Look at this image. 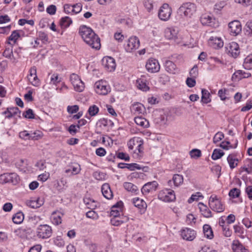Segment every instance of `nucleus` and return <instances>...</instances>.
Returning <instances> with one entry per match:
<instances>
[{
    "instance_id": "nucleus-56",
    "label": "nucleus",
    "mask_w": 252,
    "mask_h": 252,
    "mask_svg": "<svg viewBox=\"0 0 252 252\" xmlns=\"http://www.w3.org/2000/svg\"><path fill=\"white\" fill-rule=\"evenodd\" d=\"M87 218L92 219L93 220H97L98 218L97 214L93 210L88 211L86 214Z\"/></svg>"
},
{
    "instance_id": "nucleus-10",
    "label": "nucleus",
    "mask_w": 252,
    "mask_h": 252,
    "mask_svg": "<svg viewBox=\"0 0 252 252\" xmlns=\"http://www.w3.org/2000/svg\"><path fill=\"white\" fill-rule=\"evenodd\" d=\"M95 88L96 93L102 95H106L110 92V87L107 85L106 82L102 80L95 83Z\"/></svg>"
},
{
    "instance_id": "nucleus-27",
    "label": "nucleus",
    "mask_w": 252,
    "mask_h": 252,
    "mask_svg": "<svg viewBox=\"0 0 252 252\" xmlns=\"http://www.w3.org/2000/svg\"><path fill=\"white\" fill-rule=\"evenodd\" d=\"M210 44L215 48H220L223 45V42L220 37L211 36L209 39Z\"/></svg>"
},
{
    "instance_id": "nucleus-33",
    "label": "nucleus",
    "mask_w": 252,
    "mask_h": 252,
    "mask_svg": "<svg viewBox=\"0 0 252 252\" xmlns=\"http://www.w3.org/2000/svg\"><path fill=\"white\" fill-rule=\"evenodd\" d=\"M203 232L206 238L211 239L214 237L213 232L211 226L208 224H205L203 227Z\"/></svg>"
},
{
    "instance_id": "nucleus-39",
    "label": "nucleus",
    "mask_w": 252,
    "mask_h": 252,
    "mask_svg": "<svg viewBox=\"0 0 252 252\" xmlns=\"http://www.w3.org/2000/svg\"><path fill=\"white\" fill-rule=\"evenodd\" d=\"M72 23L70 18L67 16L63 17L60 21V25L62 28H66Z\"/></svg>"
},
{
    "instance_id": "nucleus-24",
    "label": "nucleus",
    "mask_w": 252,
    "mask_h": 252,
    "mask_svg": "<svg viewBox=\"0 0 252 252\" xmlns=\"http://www.w3.org/2000/svg\"><path fill=\"white\" fill-rule=\"evenodd\" d=\"M132 203L136 207L140 209L143 212H145L147 206L146 203L143 199H140L138 197L133 198L132 199Z\"/></svg>"
},
{
    "instance_id": "nucleus-5",
    "label": "nucleus",
    "mask_w": 252,
    "mask_h": 252,
    "mask_svg": "<svg viewBox=\"0 0 252 252\" xmlns=\"http://www.w3.org/2000/svg\"><path fill=\"white\" fill-rule=\"evenodd\" d=\"M19 178L15 173H4L0 175V183L1 184L12 183L16 185L18 183Z\"/></svg>"
},
{
    "instance_id": "nucleus-22",
    "label": "nucleus",
    "mask_w": 252,
    "mask_h": 252,
    "mask_svg": "<svg viewBox=\"0 0 252 252\" xmlns=\"http://www.w3.org/2000/svg\"><path fill=\"white\" fill-rule=\"evenodd\" d=\"M63 214L58 211H54L51 216V220L52 223L58 225L62 223V217Z\"/></svg>"
},
{
    "instance_id": "nucleus-15",
    "label": "nucleus",
    "mask_w": 252,
    "mask_h": 252,
    "mask_svg": "<svg viewBox=\"0 0 252 252\" xmlns=\"http://www.w3.org/2000/svg\"><path fill=\"white\" fill-rule=\"evenodd\" d=\"M196 232L190 228H185L181 231L182 238L187 241H192L196 237Z\"/></svg>"
},
{
    "instance_id": "nucleus-60",
    "label": "nucleus",
    "mask_w": 252,
    "mask_h": 252,
    "mask_svg": "<svg viewBox=\"0 0 252 252\" xmlns=\"http://www.w3.org/2000/svg\"><path fill=\"white\" fill-rule=\"evenodd\" d=\"M64 11L66 14H73V7L72 5L65 4L63 6Z\"/></svg>"
},
{
    "instance_id": "nucleus-53",
    "label": "nucleus",
    "mask_w": 252,
    "mask_h": 252,
    "mask_svg": "<svg viewBox=\"0 0 252 252\" xmlns=\"http://www.w3.org/2000/svg\"><path fill=\"white\" fill-rule=\"evenodd\" d=\"M23 116L26 119H34V114L32 109H29L23 113Z\"/></svg>"
},
{
    "instance_id": "nucleus-54",
    "label": "nucleus",
    "mask_w": 252,
    "mask_h": 252,
    "mask_svg": "<svg viewBox=\"0 0 252 252\" xmlns=\"http://www.w3.org/2000/svg\"><path fill=\"white\" fill-rule=\"evenodd\" d=\"M240 194V190L237 188H234L231 189L229 192V195L233 198L238 197Z\"/></svg>"
},
{
    "instance_id": "nucleus-45",
    "label": "nucleus",
    "mask_w": 252,
    "mask_h": 252,
    "mask_svg": "<svg viewBox=\"0 0 252 252\" xmlns=\"http://www.w3.org/2000/svg\"><path fill=\"white\" fill-rule=\"evenodd\" d=\"M224 153L220 149H216L214 150L212 158L214 160H217L220 158L221 157L224 155Z\"/></svg>"
},
{
    "instance_id": "nucleus-14",
    "label": "nucleus",
    "mask_w": 252,
    "mask_h": 252,
    "mask_svg": "<svg viewBox=\"0 0 252 252\" xmlns=\"http://www.w3.org/2000/svg\"><path fill=\"white\" fill-rule=\"evenodd\" d=\"M102 64L104 67L108 71H114L116 67V63L115 60L110 57H104L102 61Z\"/></svg>"
},
{
    "instance_id": "nucleus-38",
    "label": "nucleus",
    "mask_w": 252,
    "mask_h": 252,
    "mask_svg": "<svg viewBox=\"0 0 252 252\" xmlns=\"http://www.w3.org/2000/svg\"><path fill=\"white\" fill-rule=\"evenodd\" d=\"M121 211V208L119 206V203H118L117 204L114 205L112 207V209L110 212V216L112 217L121 216L120 215Z\"/></svg>"
},
{
    "instance_id": "nucleus-25",
    "label": "nucleus",
    "mask_w": 252,
    "mask_h": 252,
    "mask_svg": "<svg viewBox=\"0 0 252 252\" xmlns=\"http://www.w3.org/2000/svg\"><path fill=\"white\" fill-rule=\"evenodd\" d=\"M144 105L139 102L134 103L130 107V111L134 114H139L142 113L144 111Z\"/></svg>"
},
{
    "instance_id": "nucleus-63",
    "label": "nucleus",
    "mask_w": 252,
    "mask_h": 252,
    "mask_svg": "<svg viewBox=\"0 0 252 252\" xmlns=\"http://www.w3.org/2000/svg\"><path fill=\"white\" fill-rule=\"evenodd\" d=\"M195 78H191L188 77L186 80V83L188 86L189 88H192L194 87L196 84V81L195 80Z\"/></svg>"
},
{
    "instance_id": "nucleus-37",
    "label": "nucleus",
    "mask_w": 252,
    "mask_h": 252,
    "mask_svg": "<svg viewBox=\"0 0 252 252\" xmlns=\"http://www.w3.org/2000/svg\"><path fill=\"white\" fill-rule=\"evenodd\" d=\"M243 66L246 69H252V54L249 55L245 59Z\"/></svg>"
},
{
    "instance_id": "nucleus-26",
    "label": "nucleus",
    "mask_w": 252,
    "mask_h": 252,
    "mask_svg": "<svg viewBox=\"0 0 252 252\" xmlns=\"http://www.w3.org/2000/svg\"><path fill=\"white\" fill-rule=\"evenodd\" d=\"M198 207L201 214L205 218L212 217V212L208 207L203 203H198Z\"/></svg>"
},
{
    "instance_id": "nucleus-57",
    "label": "nucleus",
    "mask_w": 252,
    "mask_h": 252,
    "mask_svg": "<svg viewBox=\"0 0 252 252\" xmlns=\"http://www.w3.org/2000/svg\"><path fill=\"white\" fill-rule=\"evenodd\" d=\"M143 4L148 11H150L153 8V1L152 0H144Z\"/></svg>"
},
{
    "instance_id": "nucleus-62",
    "label": "nucleus",
    "mask_w": 252,
    "mask_h": 252,
    "mask_svg": "<svg viewBox=\"0 0 252 252\" xmlns=\"http://www.w3.org/2000/svg\"><path fill=\"white\" fill-rule=\"evenodd\" d=\"M198 67L196 65L193 66L189 72V74L192 78H196L198 75Z\"/></svg>"
},
{
    "instance_id": "nucleus-23",
    "label": "nucleus",
    "mask_w": 252,
    "mask_h": 252,
    "mask_svg": "<svg viewBox=\"0 0 252 252\" xmlns=\"http://www.w3.org/2000/svg\"><path fill=\"white\" fill-rule=\"evenodd\" d=\"M101 192L103 196L107 199L113 197V193L108 184H104L101 187Z\"/></svg>"
},
{
    "instance_id": "nucleus-52",
    "label": "nucleus",
    "mask_w": 252,
    "mask_h": 252,
    "mask_svg": "<svg viewBox=\"0 0 252 252\" xmlns=\"http://www.w3.org/2000/svg\"><path fill=\"white\" fill-rule=\"evenodd\" d=\"M224 138V134L222 132H218L213 137V142L215 144L220 142Z\"/></svg>"
},
{
    "instance_id": "nucleus-2",
    "label": "nucleus",
    "mask_w": 252,
    "mask_h": 252,
    "mask_svg": "<svg viewBox=\"0 0 252 252\" xmlns=\"http://www.w3.org/2000/svg\"><path fill=\"white\" fill-rule=\"evenodd\" d=\"M209 205L213 211L217 213H221L225 210L223 202L216 195H212L210 197Z\"/></svg>"
},
{
    "instance_id": "nucleus-29",
    "label": "nucleus",
    "mask_w": 252,
    "mask_h": 252,
    "mask_svg": "<svg viewBox=\"0 0 252 252\" xmlns=\"http://www.w3.org/2000/svg\"><path fill=\"white\" fill-rule=\"evenodd\" d=\"M137 87L143 91H147L149 90V88L147 86V80L144 77H142L141 78L138 79L136 81Z\"/></svg>"
},
{
    "instance_id": "nucleus-64",
    "label": "nucleus",
    "mask_w": 252,
    "mask_h": 252,
    "mask_svg": "<svg viewBox=\"0 0 252 252\" xmlns=\"http://www.w3.org/2000/svg\"><path fill=\"white\" fill-rule=\"evenodd\" d=\"M67 110L69 113L73 114L76 113L78 111L79 107L77 105L68 106Z\"/></svg>"
},
{
    "instance_id": "nucleus-1",
    "label": "nucleus",
    "mask_w": 252,
    "mask_h": 252,
    "mask_svg": "<svg viewBox=\"0 0 252 252\" xmlns=\"http://www.w3.org/2000/svg\"><path fill=\"white\" fill-rule=\"evenodd\" d=\"M79 33L83 40L92 48L99 49L100 39L90 28L82 25L80 27Z\"/></svg>"
},
{
    "instance_id": "nucleus-43",
    "label": "nucleus",
    "mask_w": 252,
    "mask_h": 252,
    "mask_svg": "<svg viewBox=\"0 0 252 252\" xmlns=\"http://www.w3.org/2000/svg\"><path fill=\"white\" fill-rule=\"evenodd\" d=\"M238 144V141L236 140L235 145L234 147H233L232 145L230 144V143L229 141H223L222 142L220 145V146L224 150H229V149H232V148H236Z\"/></svg>"
},
{
    "instance_id": "nucleus-51",
    "label": "nucleus",
    "mask_w": 252,
    "mask_h": 252,
    "mask_svg": "<svg viewBox=\"0 0 252 252\" xmlns=\"http://www.w3.org/2000/svg\"><path fill=\"white\" fill-rule=\"evenodd\" d=\"M139 142V138L138 137H134L133 138L130 139L127 143L128 148L130 150H132L134 146L138 144Z\"/></svg>"
},
{
    "instance_id": "nucleus-34",
    "label": "nucleus",
    "mask_w": 252,
    "mask_h": 252,
    "mask_svg": "<svg viewBox=\"0 0 252 252\" xmlns=\"http://www.w3.org/2000/svg\"><path fill=\"white\" fill-rule=\"evenodd\" d=\"M24 219V215L21 212L15 214L12 217V221L14 223L20 224L22 223Z\"/></svg>"
},
{
    "instance_id": "nucleus-4",
    "label": "nucleus",
    "mask_w": 252,
    "mask_h": 252,
    "mask_svg": "<svg viewBox=\"0 0 252 252\" xmlns=\"http://www.w3.org/2000/svg\"><path fill=\"white\" fill-rule=\"evenodd\" d=\"M36 233L39 238L45 239L51 237L52 229L51 227L47 224H41L37 227Z\"/></svg>"
},
{
    "instance_id": "nucleus-31",
    "label": "nucleus",
    "mask_w": 252,
    "mask_h": 252,
    "mask_svg": "<svg viewBox=\"0 0 252 252\" xmlns=\"http://www.w3.org/2000/svg\"><path fill=\"white\" fill-rule=\"evenodd\" d=\"M43 200L39 198L36 200H31L27 203V205L32 208H38L43 205Z\"/></svg>"
},
{
    "instance_id": "nucleus-18",
    "label": "nucleus",
    "mask_w": 252,
    "mask_h": 252,
    "mask_svg": "<svg viewBox=\"0 0 252 252\" xmlns=\"http://www.w3.org/2000/svg\"><path fill=\"white\" fill-rule=\"evenodd\" d=\"M21 111L17 107H8L6 110L2 112L4 115H6V117L9 119L13 116H17L18 118H20Z\"/></svg>"
},
{
    "instance_id": "nucleus-35",
    "label": "nucleus",
    "mask_w": 252,
    "mask_h": 252,
    "mask_svg": "<svg viewBox=\"0 0 252 252\" xmlns=\"http://www.w3.org/2000/svg\"><path fill=\"white\" fill-rule=\"evenodd\" d=\"M134 121L137 125L143 127H147L149 125L148 121L142 117H135Z\"/></svg>"
},
{
    "instance_id": "nucleus-8",
    "label": "nucleus",
    "mask_w": 252,
    "mask_h": 252,
    "mask_svg": "<svg viewBox=\"0 0 252 252\" xmlns=\"http://www.w3.org/2000/svg\"><path fill=\"white\" fill-rule=\"evenodd\" d=\"M70 80L76 91L81 92L84 90L85 88L84 83L79 76L73 73L70 75Z\"/></svg>"
},
{
    "instance_id": "nucleus-16",
    "label": "nucleus",
    "mask_w": 252,
    "mask_h": 252,
    "mask_svg": "<svg viewBox=\"0 0 252 252\" xmlns=\"http://www.w3.org/2000/svg\"><path fill=\"white\" fill-rule=\"evenodd\" d=\"M158 183L157 181H153L145 184L141 189V192L143 194L155 191L158 187Z\"/></svg>"
},
{
    "instance_id": "nucleus-58",
    "label": "nucleus",
    "mask_w": 252,
    "mask_h": 252,
    "mask_svg": "<svg viewBox=\"0 0 252 252\" xmlns=\"http://www.w3.org/2000/svg\"><path fill=\"white\" fill-rule=\"evenodd\" d=\"M61 82V78H60L57 74H53L51 77V83L53 85H57L58 83Z\"/></svg>"
},
{
    "instance_id": "nucleus-11",
    "label": "nucleus",
    "mask_w": 252,
    "mask_h": 252,
    "mask_svg": "<svg viewBox=\"0 0 252 252\" xmlns=\"http://www.w3.org/2000/svg\"><path fill=\"white\" fill-rule=\"evenodd\" d=\"M226 53L229 56L235 58L240 53L239 45L235 42L229 43L225 47Z\"/></svg>"
},
{
    "instance_id": "nucleus-59",
    "label": "nucleus",
    "mask_w": 252,
    "mask_h": 252,
    "mask_svg": "<svg viewBox=\"0 0 252 252\" xmlns=\"http://www.w3.org/2000/svg\"><path fill=\"white\" fill-rule=\"evenodd\" d=\"M142 168L140 165L135 163H130L128 164V165H127V169H128L130 171H133L135 170V169L140 170Z\"/></svg>"
},
{
    "instance_id": "nucleus-61",
    "label": "nucleus",
    "mask_w": 252,
    "mask_h": 252,
    "mask_svg": "<svg viewBox=\"0 0 252 252\" xmlns=\"http://www.w3.org/2000/svg\"><path fill=\"white\" fill-rule=\"evenodd\" d=\"M29 80L33 86H38L39 85V79L37 75H34L32 77H29Z\"/></svg>"
},
{
    "instance_id": "nucleus-50",
    "label": "nucleus",
    "mask_w": 252,
    "mask_h": 252,
    "mask_svg": "<svg viewBox=\"0 0 252 252\" xmlns=\"http://www.w3.org/2000/svg\"><path fill=\"white\" fill-rule=\"evenodd\" d=\"M189 155L191 158H197L201 157V152L200 150L194 149L189 152Z\"/></svg>"
},
{
    "instance_id": "nucleus-44",
    "label": "nucleus",
    "mask_w": 252,
    "mask_h": 252,
    "mask_svg": "<svg viewBox=\"0 0 252 252\" xmlns=\"http://www.w3.org/2000/svg\"><path fill=\"white\" fill-rule=\"evenodd\" d=\"M84 203L90 209H94L96 207L95 202L89 197H85L83 199Z\"/></svg>"
},
{
    "instance_id": "nucleus-21",
    "label": "nucleus",
    "mask_w": 252,
    "mask_h": 252,
    "mask_svg": "<svg viewBox=\"0 0 252 252\" xmlns=\"http://www.w3.org/2000/svg\"><path fill=\"white\" fill-rule=\"evenodd\" d=\"M178 31L173 28H168L165 30V36L168 39H175L177 38Z\"/></svg>"
},
{
    "instance_id": "nucleus-47",
    "label": "nucleus",
    "mask_w": 252,
    "mask_h": 252,
    "mask_svg": "<svg viewBox=\"0 0 252 252\" xmlns=\"http://www.w3.org/2000/svg\"><path fill=\"white\" fill-rule=\"evenodd\" d=\"M19 137L24 140H31L34 138V136H31V133L26 130H24L19 133Z\"/></svg>"
},
{
    "instance_id": "nucleus-19",
    "label": "nucleus",
    "mask_w": 252,
    "mask_h": 252,
    "mask_svg": "<svg viewBox=\"0 0 252 252\" xmlns=\"http://www.w3.org/2000/svg\"><path fill=\"white\" fill-rule=\"evenodd\" d=\"M129 218L127 216L121 215L117 217H112L111 219V224L114 226H119L122 223L127 222Z\"/></svg>"
},
{
    "instance_id": "nucleus-36",
    "label": "nucleus",
    "mask_w": 252,
    "mask_h": 252,
    "mask_svg": "<svg viewBox=\"0 0 252 252\" xmlns=\"http://www.w3.org/2000/svg\"><path fill=\"white\" fill-rule=\"evenodd\" d=\"M201 93V101L205 104L208 103L210 102H211V98H210V93L207 90L204 89H202Z\"/></svg>"
},
{
    "instance_id": "nucleus-17",
    "label": "nucleus",
    "mask_w": 252,
    "mask_h": 252,
    "mask_svg": "<svg viewBox=\"0 0 252 252\" xmlns=\"http://www.w3.org/2000/svg\"><path fill=\"white\" fill-rule=\"evenodd\" d=\"M164 67L166 71L171 74H176L180 72V70L176 65L173 62L169 60H166L165 62Z\"/></svg>"
},
{
    "instance_id": "nucleus-41",
    "label": "nucleus",
    "mask_w": 252,
    "mask_h": 252,
    "mask_svg": "<svg viewBox=\"0 0 252 252\" xmlns=\"http://www.w3.org/2000/svg\"><path fill=\"white\" fill-rule=\"evenodd\" d=\"M228 90L226 89L220 90L218 92V95L220 99L224 100L229 99V97L228 96Z\"/></svg>"
},
{
    "instance_id": "nucleus-32",
    "label": "nucleus",
    "mask_w": 252,
    "mask_h": 252,
    "mask_svg": "<svg viewBox=\"0 0 252 252\" xmlns=\"http://www.w3.org/2000/svg\"><path fill=\"white\" fill-rule=\"evenodd\" d=\"M124 187L127 191L135 194H137L138 191L137 187L131 183L125 182Z\"/></svg>"
},
{
    "instance_id": "nucleus-40",
    "label": "nucleus",
    "mask_w": 252,
    "mask_h": 252,
    "mask_svg": "<svg viewBox=\"0 0 252 252\" xmlns=\"http://www.w3.org/2000/svg\"><path fill=\"white\" fill-rule=\"evenodd\" d=\"M227 160L230 168L233 169L237 165V162L238 161V159L234 158L232 155H229L227 158Z\"/></svg>"
},
{
    "instance_id": "nucleus-42",
    "label": "nucleus",
    "mask_w": 252,
    "mask_h": 252,
    "mask_svg": "<svg viewBox=\"0 0 252 252\" xmlns=\"http://www.w3.org/2000/svg\"><path fill=\"white\" fill-rule=\"evenodd\" d=\"M233 75L239 78H246L250 77L251 76V74L249 72H247L242 70H238L233 74Z\"/></svg>"
},
{
    "instance_id": "nucleus-9",
    "label": "nucleus",
    "mask_w": 252,
    "mask_h": 252,
    "mask_svg": "<svg viewBox=\"0 0 252 252\" xmlns=\"http://www.w3.org/2000/svg\"><path fill=\"white\" fill-rule=\"evenodd\" d=\"M140 41L136 36L130 37L125 46V50L127 52H131L138 48Z\"/></svg>"
},
{
    "instance_id": "nucleus-7",
    "label": "nucleus",
    "mask_w": 252,
    "mask_h": 252,
    "mask_svg": "<svg viewBox=\"0 0 252 252\" xmlns=\"http://www.w3.org/2000/svg\"><path fill=\"white\" fill-rule=\"evenodd\" d=\"M171 13L172 9L169 4L164 3L159 9L158 15L160 20L166 21L169 19Z\"/></svg>"
},
{
    "instance_id": "nucleus-13",
    "label": "nucleus",
    "mask_w": 252,
    "mask_h": 252,
    "mask_svg": "<svg viewBox=\"0 0 252 252\" xmlns=\"http://www.w3.org/2000/svg\"><path fill=\"white\" fill-rule=\"evenodd\" d=\"M229 32L232 35L236 36L239 34L242 31V26L238 20H234L229 23Z\"/></svg>"
},
{
    "instance_id": "nucleus-3",
    "label": "nucleus",
    "mask_w": 252,
    "mask_h": 252,
    "mask_svg": "<svg viewBox=\"0 0 252 252\" xmlns=\"http://www.w3.org/2000/svg\"><path fill=\"white\" fill-rule=\"evenodd\" d=\"M195 5L191 2L183 3L178 9V13L181 16L190 17L196 11Z\"/></svg>"
},
{
    "instance_id": "nucleus-46",
    "label": "nucleus",
    "mask_w": 252,
    "mask_h": 252,
    "mask_svg": "<svg viewBox=\"0 0 252 252\" xmlns=\"http://www.w3.org/2000/svg\"><path fill=\"white\" fill-rule=\"evenodd\" d=\"M3 56L5 58L10 59H15L13 54L12 46L5 48V49L3 53Z\"/></svg>"
},
{
    "instance_id": "nucleus-48",
    "label": "nucleus",
    "mask_w": 252,
    "mask_h": 252,
    "mask_svg": "<svg viewBox=\"0 0 252 252\" xmlns=\"http://www.w3.org/2000/svg\"><path fill=\"white\" fill-rule=\"evenodd\" d=\"M99 111V108L95 105L90 106L88 112L91 116H95Z\"/></svg>"
},
{
    "instance_id": "nucleus-6",
    "label": "nucleus",
    "mask_w": 252,
    "mask_h": 252,
    "mask_svg": "<svg viewBox=\"0 0 252 252\" xmlns=\"http://www.w3.org/2000/svg\"><path fill=\"white\" fill-rule=\"evenodd\" d=\"M158 198L163 201L169 202L174 201L176 199V197L173 190L166 189L159 192Z\"/></svg>"
},
{
    "instance_id": "nucleus-55",
    "label": "nucleus",
    "mask_w": 252,
    "mask_h": 252,
    "mask_svg": "<svg viewBox=\"0 0 252 252\" xmlns=\"http://www.w3.org/2000/svg\"><path fill=\"white\" fill-rule=\"evenodd\" d=\"M116 155L117 158H118L124 159L126 161H129L130 159L129 156L123 152H119L118 153H116Z\"/></svg>"
},
{
    "instance_id": "nucleus-20",
    "label": "nucleus",
    "mask_w": 252,
    "mask_h": 252,
    "mask_svg": "<svg viewBox=\"0 0 252 252\" xmlns=\"http://www.w3.org/2000/svg\"><path fill=\"white\" fill-rule=\"evenodd\" d=\"M200 20L201 24L204 26L213 27L215 26V19L211 16L203 14L201 16Z\"/></svg>"
},
{
    "instance_id": "nucleus-30",
    "label": "nucleus",
    "mask_w": 252,
    "mask_h": 252,
    "mask_svg": "<svg viewBox=\"0 0 252 252\" xmlns=\"http://www.w3.org/2000/svg\"><path fill=\"white\" fill-rule=\"evenodd\" d=\"M173 183L175 187L179 186L183 182V177L179 174H175L172 178V181L169 180L168 182L170 185Z\"/></svg>"
},
{
    "instance_id": "nucleus-12",
    "label": "nucleus",
    "mask_w": 252,
    "mask_h": 252,
    "mask_svg": "<svg viewBox=\"0 0 252 252\" xmlns=\"http://www.w3.org/2000/svg\"><path fill=\"white\" fill-rule=\"evenodd\" d=\"M146 68L148 72L156 73L159 71L160 65L158 60L153 58H150L146 63Z\"/></svg>"
},
{
    "instance_id": "nucleus-49",
    "label": "nucleus",
    "mask_w": 252,
    "mask_h": 252,
    "mask_svg": "<svg viewBox=\"0 0 252 252\" xmlns=\"http://www.w3.org/2000/svg\"><path fill=\"white\" fill-rule=\"evenodd\" d=\"M20 36V35L19 32L17 31H14L8 37V40L13 41L14 43H15Z\"/></svg>"
},
{
    "instance_id": "nucleus-28",
    "label": "nucleus",
    "mask_w": 252,
    "mask_h": 252,
    "mask_svg": "<svg viewBox=\"0 0 252 252\" xmlns=\"http://www.w3.org/2000/svg\"><path fill=\"white\" fill-rule=\"evenodd\" d=\"M232 248L234 252H249L248 250L245 249L238 240H234L233 242Z\"/></svg>"
}]
</instances>
